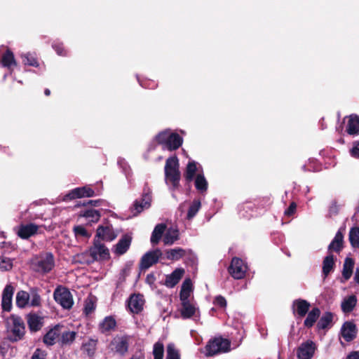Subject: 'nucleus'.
Segmentation results:
<instances>
[{
	"instance_id": "obj_1",
	"label": "nucleus",
	"mask_w": 359,
	"mask_h": 359,
	"mask_svg": "<svg viewBox=\"0 0 359 359\" xmlns=\"http://www.w3.org/2000/svg\"><path fill=\"white\" fill-rule=\"evenodd\" d=\"M7 339L12 343L24 339L26 329L23 319L15 314H11L6 320Z\"/></svg>"
},
{
	"instance_id": "obj_2",
	"label": "nucleus",
	"mask_w": 359,
	"mask_h": 359,
	"mask_svg": "<svg viewBox=\"0 0 359 359\" xmlns=\"http://www.w3.org/2000/svg\"><path fill=\"white\" fill-rule=\"evenodd\" d=\"M32 269L41 275L50 273L55 267V257L52 252H46L34 257L30 263Z\"/></svg>"
},
{
	"instance_id": "obj_3",
	"label": "nucleus",
	"mask_w": 359,
	"mask_h": 359,
	"mask_svg": "<svg viewBox=\"0 0 359 359\" xmlns=\"http://www.w3.org/2000/svg\"><path fill=\"white\" fill-rule=\"evenodd\" d=\"M165 178L167 184L170 183L173 190L178 189L181 173L180 171L179 160L176 156L167 158L164 168Z\"/></svg>"
},
{
	"instance_id": "obj_4",
	"label": "nucleus",
	"mask_w": 359,
	"mask_h": 359,
	"mask_svg": "<svg viewBox=\"0 0 359 359\" xmlns=\"http://www.w3.org/2000/svg\"><path fill=\"white\" fill-rule=\"evenodd\" d=\"M151 190L148 184L145 183L141 198L136 199L130 208L133 215L137 216L144 209H148L151 206Z\"/></svg>"
},
{
	"instance_id": "obj_5",
	"label": "nucleus",
	"mask_w": 359,
	"mask_h": 359,
	"mask_svg": "<svg viewBox=\"0 0 359 359\" xmlns=\"http://www.w3.org/2000/svg\"><path fill=\"white\" fill-rule=\"evenodd\" d=\"M205 349L208 356H212L221 353H226L231 349V341L222 337H215L208 342Z\"/></svg>"
},
{
	"instance_id": "obj_6",
	"label": "nucleus",
	"mask_w": 359,
	"mask_h": 359,
	"mask_svg": "<svg viewBox=\"0 0 359 359\" xmlns=\"http://www.w3.org/2000/svg\"><path fill=\"white\" fill-rule=\"evenodd\" d=\"M130 339L131 337L128 334L116 335L110 341L109 348L114 353L123 357L128 352Z\"/></svg>"
},
{
	"instance_id": "obj_7",
	"label": "nucleus",
	"mask_w": 359,
	"mask_h": 359,
	"mask_svg": "<svg viewBox=\"0 0 359 359\" xmlns=\"http://www.w3.org/2000/svg\"><path fill=\"white\" fill-rule=\"evenodd\" d=\"M53 298L65 309H70L74 304L72 294L65 287H57L53 292Z\"/></svg>"
},
{
	"instance_id": "obj_8",
	"label": "nucleus",
	"mask_w": 359,
	"mask_h": 359,
	"mask_svg": "<svg viewBox=\"0 0 359 359\" xmlns=\"http://www.w3.org/2000/svg\"><path fill=\"white\" fill-rule=\"evenodd\" d=\"M89 253L93 261L110 259L109 249L99 239L94 238L93 245L89 248Z\"/></svg>"
},
{
	"instance_id": "obj_9",
	"label": "nucleus",
	"mask_w": 359,
	"mask_h": 359,
	"mask_svg": "<svg viewBox=\"0 0 359 359\" xmlns=\"http://www.w3.org/2000/svg\"><path fill=\"white\" fill-rule=\"evenodd\" d=\"M100 195V192L95 193V191L90 186H83L76 187L69 191L63 197L64 201H69L76 198H81L84 197H93Z\"/></svg>"
},
{
	"instance_id": "obj_10",
	"label": "nucleus",
	"mask_w": 359,
	"mask_h": 359,
	"mask_svg": "<svg viewBox=\"0 0 359 359\" xmlns=\"http://www.w3.org/2000/svg\"><path fill=\"white\" fill-rule=\"evenodd\" d=\"M163 253L161 250L156 248L154 250H150L146 252L141 258L139 267L141 271L148 269L154 264L158 263L159 259L161 257Z\"/></svg>"
},
{
	"instance_id": "obj_11",
	"label": "nucleus",
	"mask_w": 359,
	"mask_h": 359,
	"mask_svg": "<svg viewBox=\"0 0 359 359\" xmlns=\"http://www.w3.org/2000/svg\"><path fill=\"white\" fill-rule=\"evenodd\" d=\"M317 349L316 344L311 340L302 343L297 349L298 359H311Z\"/></svg>"
},
{
	"instance_id": "obj_12",
	"label": "nucleus",
	"mask_w": 359,
	"mask_h": 359,
	"mask_svg": "<svg viewBox=\"0 0 359 359\" xmlns=\"http://www.w3.org/2000/svg\"><path fill=\"white\" fill-rule=\"evenodd\" d=\"M245 266L243 262L238 257H233L228 267V272L234 279H241L245 275Z\"/></svg>"
},
{
	"instance_id": "obj_13",
	"label": "nucleus",
	"mask_w": 359,
	"mask_h": 359,
	"mask_svg": "<svg viewBox=\"0 0 359 359\" xmlns=\"http://www.w3.org/2000/svg\"><path fill=\"white\" fill-rule=\"evenodd\" d=\"M116 238V234L115 233L111 225H100L96 230L95 238L99 239L100 241H104L111 242L114 241Z\"/></svg>"
},
{
	"instance_id": "obj_14",
	"label": "nucleus",
	"mask_w": 359,
	"mask_h": 359,
	"mask_svg": "<svg viewBox=\"0 0 359 359\" xmlns=\"http://www.w3.org/2000/svg\"><path fill=\"white\" fill-rule=\"evenodd\" d=\"M345 231L344 228H340L337 232L336 233L334 238L331 241V243L329 244L327 247V250L329 252V254H332V252H334L336 253H340V252L343 250L344 245V233L343 231Z\"/></svg>"
},
{
	"instance_id": "obj_15",
	"label": "nucleus",
	"mask_w": 359,
	"mask_h": 359,
	"mask_svg": "<svg viewBox=\"0 0 359 359\" xmlns=\"http://www.w3.org/2000/svg\"><path fill=\"white\" fill-rule=\"evenodd\" d=\"M144 302L142 294H133L127 302V306L131 313L138 314L143 310Z\"/></svg>"
},
{
	"instance_id": "obj_16",
	"label": "nucleus",
	"mask_w": 359,
	"mask_h": 359,
	"mask_svg": "<svg viewBox=\"0 0 359 359\" xmlns=\"http://www.w3.org/2000/svg\"><path fill=\"white\" fill-rule=\"evenodd\" d=\"M26 320L31 332L39 331L43 326V317L34 312H30L26 316Z\"/></svg>"
},
{
	"instance_id": "obj_17",
	"label": "nucleus",
	"mask_w": 359,
	"mask_h": 359,
	"mask_svg": "<svg viewBox=\"0 0 359 359\" xmlns=\"http://www.w3.org/2000/svg\"><path fill=\"white\" fill-rule=\"evenodd\" d=\"M310 307V303L302 299H295L292 306L293 314L294 316H297L300 318L304 317L307 314Z\"/></svg>"
},
{
	"instance_id": "obj_18",
	"label": "nucleus",
	"mask_w": 359,
	"mask_h": 359,
	"mask_svg": "<svg viewBox=\"0 0 359 359\" xmlns=\"http://www.w3.org/2000/svg\"><path fill=\"white\" fill-rule=\"evenodd\" d=\"M357 334L356 325L351 321H346L341 326V334L347 342L353 341Z\"/></svg>"
},
{
	"instance_id": "obj_19",
	"label": "nucleus",
	"mask_w": 359,
	"mask_h": 359,
	"mask_svg": "<svg viewBox=\"0 0 359 359\" xmlns=\"http://www.w3.org/2000/svg\"><path fill=\"white\" fill-rule=\"evenodd\" d=\"M14 293V287L11 285H6L2 293L1 306L4 311H10L12 309V298Z\"/></svg>"
},
{
	"instance_id": "obj_20",
	"label": "nucleus",
	"mask_w": 359,
	"mask_h": 359,
	"mask_svg": "<svg viewBox=\"0 0 359 359\" xmlns=\"http://www.w3.org/2000/svg\"><path fill=\"white\" fill-rule=\"evenodd\" d=\"M185 271L182 268L175 269L170 274L165 276L164 285L169 288L174 287L182 278Z\"/></svg>"
},
{
	"instance_id": "obj_21",
	"label": "nucleus",
	"mask_w": 359,
	"mask_h": 359,
	"mask_svg": "<svg viewBox=\"0 0 359 359\" xmlns=\"http://www.w3.org/2000/svg\"><path fill=\"white\" fill-rule=\"evenodd\" d=\"M39 229V226L29 223L27 224H21L18 231V236L22 239H28L31 236L36 234Z\"/></svg>"
},
{
	"instance_id": "obj_22",
	"label": "nucleus",
	"mask_w": 359,
	"mask_h": 359,
	"mask_svg": "<svg viewBox=\"0 0 359 359\" xmlns=\"http://www.w3.org/2000/svg\"><path fill=\"white\" fill-rule=\"evenodd\" d=\"M132 241V237L128 234L123 235L114 246V253L117 255L125 254L129 249Z\"/></svg>"
},
{
	"instance_id": "obj_23",
	"label": "nucleus",
	"mask_w": 359,
	"mask_h": 359,
	"mask_svg": "<svg viewBox=\"0 0 359 359\" xmlns=\"http://www.w3.org/2000/svg\"><path fill=\"white\" fill-rule=\"evenodd\" d=\"M183 143L182 137L177 133H170L165 149L175 151L179 149Z\"/></svg>"
},
{
	"instance_id": "obj_24",
	"label": "nucleus",
	"mask_w": 359,
	"mask_h": 359,
	"mask_svg": "<svg viewBox=\"0 0 359 359\" xmlns=\"http://www.w3.org/2000/svg\"><path fill=\"white\" fill-rule=\"evenodd\" d=\"M60 335V326L55 325L43 336V341L48 346H53L55 344L56 339L59 338Z\"/></svg>"
},
{
	"instance_id": "obj_25",
	"label": "nucleus",
	"mask_w": 359,
	"mask_h": 359,
	"mask_svg": "<svg viewBox=\"0 0 359 359\" xmlns=\"http://www.w3.org/2000/svg\"><path fill=\"white\" fill-rule=\"evenodd\" d=\"M346 132L351 135H359V116L351 114L348 116Z\"/></svg>"
},
{
	"instance_id": "obj_26",
	"label": "nucleus",
	"mask_w": 359,
	"mask_h": 359,
	"mask_svg": "<svg viewBox=\"0 0 359 359\" xmlns=\"http://www.w3.org/2000/svg\"><path fill=\"white\" fill-rule=\"evenodd\" d=\"M320 310L318 307H313L307 313V316L304 321V325L306 328L312 327L320 316Z\"/></svg>"
},
{
	"instance_id": "obj_27",
	"label": "nucleus",
	"mask_w": 359,
	"mask_h": 359,
	"mask_svg": "<svg viewBox=\"0 0 359 359\" xmlns=\"http://www.w3.org/2000/svg\"><path fill=\"white\" fill-rule=\"evenodd\" d=\"M181 316L183 319L191 318L196 313L195 306L190 303L189 299L181 301Z\"/></svg>"
},
{
	"instance_id": "obj_28",
	"label": "nucleus",
	"mask_w": 359,
	"mask_h": 359,
	"mask_svg": "<svg viewBox=\"0 0 359 359\" xmlns=\"http://www.w3.org/2000/svg\"><path fill=\"white\" fill-rule=\"evenodd\" d=\"M335 266V258L332 254H329L324 257L323 261L322 272L325 277H327L334 269Z\"/></svg>"
},
{
	"instance_id": "obj_29",
	"label": "nucleus",
	"mask_w": 359,
	"mask_h": 359,
	"mask_svg": "<svg viewBox=\"0 0 359 359\" xmlns=\"http://www.w3.org/2000/svg\"><path fill=\"white\" fill-rule=\"evenodd\" d=\"M357 304V298L354 294L350 295L345 298L341 304V308L344 313H349L355 307Z\"/></svg>"
},
{
	"instance_id": "obj_30",
	"label": "nucleus",
	"mask_w": 359,
	"mask_h": 359,
	"mask_svg": "<svg viewBox=\"0 0 359 359\" xmlns=\"http://www.w3.org/2000/svg\"><path fill=\"white\" fill-rule=\"evenodd\" d=\"M1 65L8 69H11L13 66H17L13 53L10 48H7L1 57Z\"/></svg>"
},
{
	"instance_id": "obj_31",
	"label": "nucleus",
	"mask_w": 359,
	"mask_h": 359,
	"mask_svg": "<svg viewBox=\"0 0 359 359\" xmlns=\"http://www.w3.org/2000/svg\"><path fill=\"white\" fill-rule=\"evenodd\" d=\"M354 265L355 260L353 258L349 257L345 258L342 269V276L346 280L351 277Z\"/></svg>"
},
{
	"instance_id": "obj_32",
	"label": "nucleus",
	"mask_w": 359,
	"mask_h": 359,
	"mask_svg": "<svg viewBox=\"0 0 359 359\" xmlns=\"http://www.w3.org/2000/svg\"><path fill=\"white\" fill-rule=\"evenodd\" d=\"M166 229V225L165 224L161 223L158 224L153 230L151 236V243L152 245H157L161 241L163 234Z\"/></svg>"
},
{
	"instance_id": "obj_33",
	"label": "nucleus",
	"mask_w": 359,
	"mask_h": 359,
	"mask_svg": "<svg viewBox=\"0 0 359 359\" xmlns=\"http://www.w3.org/2000/svg\"><path fill=\"white\" fill-rule=\"evenodd\" d=\"M333 320V313L331 312H325L317 323L318 330H325L330 327Z\"/></svg>"
},
{
	"instance_id": "obj_34",
	"label": "nucleus",
	"mask_w": 359,
	"mask_h": 359,
	"mask_svg": "<svg viewBox=\"0 0 359 359\" xmlns=\"http://www.w3.org/2000/svg\"><path fill=\"white\" fill-rule=\"evenodd\" d=\"M165 253L168 259L171 261H177L185 256L186 251L183 248H175L173 249L166 250Z\"/></svg>"
},
{
	"instance_id": "obj_35",
	"label": "nucleus",
	"mask_w": 359,
	"mask_h": 359,
	"mask_svg": "<svg viewBox=\"0 0 359 359\" xmlns=\"http://www.w3.org/2000/svg\"><path fill=\"white\" fill-rule=\"evenodd\" d=\"M197 171L196 163L194 161H189L184 172V177L187 183H190L194 179Z\"/></svg>"
},
{
	"instance_id": "obj_36",
	"label": "nucleus",
	"mask_w": 359,
	"mask_h": 359,
	"mask_svg": "<svg viewBox=\"0 0 359 359\" xmlns=\"http://www.w3.org/2000/svg\"><path fill=\"white\" fill-rule=\"evenodd\" d=\"M116 326V322L112 316H107L100 323L99 329L102 333H105L114 330Z\"/></svg>"
},
{
	"instance_id": "obj_37",
	"label": "nucleus",
	"mask_w": 359,
	"mask_h": 359,
	"mask_svg": "<svg viewBox=\"0 0 359 359\" xmlns=\"http://www.w3.org/2000/svg\"><path fill=\"white\" fill-rule=\"evenodd\" d=\"M79 216L86 217L90 222L96 223L100 220L101 214L99 210L94 209H88L85 210L83 211H81L79 213Z\"/></svg>"
},
{
	"instance_id": "obj_38",
	"label": "nucleus",
	"mask_w": 359,
	"mask_h": 359,
	"mask_svg": "<svg viewBox=\"0 0 359 359\" xmlns=\"http://www.w3.org/2000/svg\"><path fill=\"white\" fill-rule=\"evenodd\" d=\"M192 290V283L189 278L186 279L182 285L180 292V301L189 299Z\"/></svg>"
},
{
	"instance_id": "obj_39",
	"label": "nucleus",
	"mask_w": 359,
	"mask_h": 359,
	"mask_svg": "<svg viewBox=\"0 0 359 359\" xmlns=\"http://www.w3.org/2000/svg\"><path fill=\"white\" fill-rule=\"evenodd\" d=\"M97 339H90L87 342L82 344L81 350L89 357L94 356L97 349Z\"/></svg>"
},
{
	"instance_id": "obj_40",
	"label": "nucleus",
	"mask_w": 359,
	"mask_h": 359,
	"mask_svg": "<svg viewBox=\"0 0 359 359\" xmlns=\"http://www.w3.org/2000/svg\"><path fill=\"white\" fill-rule=\"evenodd\" d=\"M195 187L201 194L206 192L208 184L203 174H198L195 178Z\"/></svg>"
},
{
	"instance_id": "obj_41",
	"label": "nucleus",
	"mask_w": 359,
	"mask_h": 359,
	"mask_svg": "<svg viewBox=\"0 0 359 359\" xmlns=\"http://www.w3.org/2000/svg\"><path fill=\"white\" fill-rule=\"evenodd\" d=\"M29 293L20 290L16 294V305L19 308H25L29 303Z\"/></svg>"
},
{
	"instance_id": "obj_42",
	"label": "nucleus",
	"mask_w": 359,
	"mask_h": 359,
	"mask_svg": "<svg viewBox=\"0 0 359 359\" xmlns=\"http://www.w3.org/2000/svg\"><path fill=\"white\" fill-rule=\"evenodd\" d=\"M348 240L351 245L355 248H359V227L351 228L348 233Z\"/></svg>"
},
{
	"instance_id": "obj_43",
	"label": "nucleus",
	"mask_w": 359,
	"mask_h": 359,
	"mask_svg": "<svg viewBox=\"0 0 359 359\" xmlns=\"http://www.w3.org/2000/svg\"><path fill=\"white\" fill-rule=\"evenodd\" d=\"M39 289L36 287H31L29 290V297H31L30 305L32 306H40L41 305V297L39 293Z\"/></svg>"
},
{
	"instance_id": "obj_44",
	"label": "nucleus",
	"mask_w": 359,
	"mask_h": 359,
	"mask_svg": "<svg viewBox=\"0 0 359 359\" xmlns=\"http://www.w3.org/2000/svg\"><path fill=\"white\" fill-rule=\"evenodd\" d=\"M22 62L25 65L38 67L39 63L35 53H27L22 56Z\"/></svg>"
},
{
	"instance_id": "obj_45",
	"label": "nucleus",
	"mask_w": 359,
	"mask_h": 359,
	"mask_svg": "<svg viewBox=\"0 0 359 359\" xmlns=\"http://www.w3.org/2000/svg\"><path fill=\"white\" fill-rule=\"evenodd\" d=\"M201 207V203L198 199H194L189 208L187 219L190 220L194 218Z\"/></svg>"
},
{
	"instance_id": "obj_46",
	"label": "nucleus",
	"mask_w": 359,
	"mask_h": 359,
	"mask_svg": "<svg viewBox=\"0 0 359 359\" xmlns=\"http://www.w3.org/2000/svg\"><path fill=\"white\" fill-rule=\"evenodd\" d=\"M76 332L74 331L64 332L60 337V342L62 345L69 344L72 343L76 339Z\"/></svg>"
},
{
	"instance_id": "obj_47",
	"label": "nucleus",
	"mask_w": 359,
	"mask_h": 359,
	"mask_svg": "<svg viewBox=\"0 0 359 359\" xmlns=\"http://www.w3.org/2000/svg\"><path fill=\"white\" fill-rule=\"evenodd\" d=\"M170 134V132H169L168 130H164V131L160 132L156 136V142L158 144L162 145L163 149H165V148Z\"/></svg>"
},
{
	"instance_id": "obj_48",
	"label": "nucleus",
	"mask_w": 359,
	"mask_h": 359,
	"mask_svg": "<svg viewBox=\"0 0 359 359\" xmlns=\"http://www.w3.org/2000/svg\"><path fill=\"white\" fill-rule=\"evenodd\" d=\"M164 353V346L163 343L158 341L154 344L153 354L154 359H163Z\"/></svg>"
},
{
	"instance_id": "obj_49",
	"label": "nucleus",
	"mask_w": 359,
	"mask_h": 359,
	"mask_svg": "<svg viewBox=\"0 0 359 359\" xmlns=\"http://www.w3.org/2000/svg\"><path fill=\"white\" fill-rule=\"evenodd\" d=\"M166 359H180V353L173 344L167 346Z\"/></svg>"
},
{
	"instance_id": "obj_50",
	"label": "nucleus",
	"mask_w": 359,
	"mask_h": 359,
	"mask_svg": "<svg viewBox=\"0 0 359 359\" xmlns=\"http://www.w3.org/2000/svg\"><path fill=\"white\" fill-rule=\"evenodd\" d=\"M73 231L75 236H81L83 238H90V234L87 230L81 225L75 226L73 228Z\"/></svg>"
},
{
	"instance_id": "obj_51",
	"label": "nucleus",
	"mask_w": 359,
	"mask_h": 359,
	"mask_svg": "<svg viewBox=\"0 0 359 359\" xmlns=\"http://www.w3.org/2000/svg\"><path fill=\"white\" fill-rule=\"evenodd\" d=\"M52 47L58 55H67V50H65L64 44L62 42L55 41L53 43Z\"/></svg>"
},
{
	"instance_id": "obj_52",
	"label": "nucleus",
	"mask_w": 359,
	"mask_h": 359,
	"mask_svg": "<svg viewBox=\"0 0 359 359\" xmlns=\"http://www.w3.org/2000/svg\"><path fill=\"white\" fill-rule=\"evenodd\" d=\"M13 267V262L10 258L0 257V268L4 271H9Z\"/></svg>"
},
{
	"instance_id": "obj_53",
	"label": "nucleus",
	"mask_w": 359,
	"mask_h": 359,
	"mask_svg": "<svg viewBox=\"0 0 359 359\" xmlns=\"http://www.w3.org/2000/svg\"><path fill=\"white\" fill-rule=\"evenodd\" d=\"M178 234L177 233H166L163 237V243L165 245H172L178 240Z\"/></svg>"
},
{
	"instance_id": "obj_54",
	"label": "nucleus",
	"mask_w": 359,
	"mask_h": 359,
	"mask_svg": "<svg viewBox=\"0 0 359 359\" xmlns=\"http://www.w3.org/2000/svg\"><path fill=\"white\" fill-rule=\"evenodd\" d=\"M339 212V206L337 204V201L336 200H333L329 207L328 210V217H332L334 215H338Z\"/></svg>"
},
{
	"instance_id": "obj_55",
	"label": "nucleus",
	"mask_w": 359,
	"mask_h": 359,
	"mask_svg": "<svg viewBox=\"0 0 359 359\" xmlns=\"http://www.w3.org/2000/svg\"><path fill=\"white\" fill-rule=\"evenodd\" d=\"M47 352L41 348H36L33 353L31 359H46Z\"/></svg>"
},
{
	"instance_id": "obj_56",
	"label": "nucleus",
	"mask_w": 359,
	"mask_h": 359,
	"mask_svg": "<svg viewBox=\"0 0 359 359\" xmlns=\"http://www.w3.org/2000/svg\"><path fill=\"white\" fill-rule=\"evenodd\" d=\"M104 202V200L102 199H97V200H88L86 202L81 203H78L76 206H86V205H91L94 207H97L101 205Z\"/></svg>"
},
{
	"instance_id": "obj_57",
	"label": "nucleus",
	"mask_w": 359,
	"mask_h": 359,
	"mask_svg": "<svg viewBox=\"0 0 359 359\" xmlns=\"http://www.w3.org/2000/svg\"><path fill=\"white\" fill-rule=\"evenodd\" d=\"M213 304L220 308H226L227 304L226 299L222 295L215 297Z\"/></svg>"
},
{
	"instance_id": "obj_58",
	"label": "nucleus",
	"mask_w": 359,
	"mask_h": 359,
	"mask_svg": "<svg viewBox=\"0 0 359 359\" xmlns=\"http://www.w3.org/2000/svg\"><path fill=\"white\" fill-rule=\"evenodd\" d=\"M95 309V305L92 300L87 301L84 306V313L89 315Z\"/></svg>"
},
{
	"instance_id": "obj_59",
	"label": "nucleus",
	"mask_w": 359,
	"mask_h": 359,
	"mask_svg": "<svg viewBox=\"0 0 359 359\" xmlns=\"http://www.w3.org/2000/svg\"><path fill=\"white\" fill-rule=\"evenodd\" d=\"M350 153L353 157L359 158V140L353 142V145Z\"/></svg>"
},
{
	"instance_id": "obj_60",
	"label": "nucleus",
	"mask_w": 359,
	"mask_h": 359,
	"mask_svg": "<svg viewBox=\"0 0 359 359\" xmlns=\"http://www.w3.org/2000/svg\"><path fill=\"white\" fill-rule=\"evenodd\" d=\"M296 209H297V204L295 202H292L289 207L285 210V215L286 216H291L292 215L295 211H296Z\"/></svg>"
},
{
	"instance_id": "obj_61",
	"label": "nucleus",
	"mask_w": 359,
	"mask_h": 359,
	"mask_svg": "<svg viewBox=\"0 0 359 359\" xmlns=\"http://www.w3.org/2000/svg\"><path fill=\"white\" fill-rule=\"evenodd\" d=\"M156 280V277L153 273L147 274L146 277V283L150 285H153Z\"/></svg>"
},
{
	"instance_id": "obj_62",
	"label": "nucleus",
	"mask_w": 359,
	"mask_h": 359,
	"mask_svg": "<svg viewBox=\"0 0 359 359\" xmlns=\"http://www.w3.org/2000/svg\"><path fill=\"white\" fill-rule=\"evenodd\" d=\"M346 359H359V351H353L347 355Z\"/></svg>"
},
{
	"instance_id": "obj_63",
	"label": "nucleus",
	"mask_w": 359,
	"mask_h": 359,
	"mask_svg": "<svg viewBox=\"0 0 359 359\" xmlns=\"http://www.w3.org/2000/svg\"><path fill=\"white\" fill-rule=\"evenodd\" d=\"M130 359H144V355L142 353H140V354L135 353Z\"/></svg>"
},
{
	"instance_id": "obj_64",
	"label": "nucleus",
	"mask_w": 359,
	"mask_h": 359,
	"mask_svg": "<svg viewBox=\"0 0 359 359\" xmlns=\"http://www.w3.org/2000/svg\"><path fill=\"white\" fill-rule=\"evenodd\" d=\"M355 281L359 284V268H357L354 276Z\"/></svg>"
}]
</instances>
